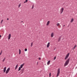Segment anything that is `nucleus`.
Masks as SVG:
<instances>
[{
  "label": "nucleus",
  "mask_w": 77,
  "mask_h": 77,
  "mask_svg": "<svg viewBox=\"0 0 77 77\" xmlns=\"http://www.w3.org/2000/svg\"><path fill=\"white\" fill-rule=\"evenodd\" d=\"M59 74H60V68H59L57 70V77H58V76H59Z\"/></svg>",
  "instance_id": "obj_1"
},
{
  "label": "nucleus",
  "mask_w": 77,
  "mask_h": 77,
  "mask_svg": "<svg viewBox=\"0 0 77 77\" xmlns=\"http://www.w3.org/2000/svg\"><path fill=\"white\" fill-rule=\"evenodd\" d=\"M63 10H64V9L63 8H62L60 9V13L61 14H62L63 11Z\"/></svg>",
  "instance_id": "obj_2"
},
{
  "label": "nucleus",
  "mask_w": 77,
  "mask_h": 77,
  "mask_svg": "<svg viewBox=\"0 0 77 77\" xmlns=\"http://www.w3.org/2000/svg\"><path fill=\"white\" fill-rule=\"evenodd\" d=\"M10 70V68H8L6 71V72H5L6 74H8V73L9 72V71Z\"/></svg>",
  "instance_id": "obj_3"
},
{
  "label": "nucleus",
  "mask_w": 77,
  "mask_h": 77,
  "mask_svg": "<svg viewBox=\"0 0 77 77\" xmlns=\"http://www.w3.org/2000/svg\"><path fill=\"white\" fill-rule=\"evenodd\" d=\"M50 21H48V22H47V23H46V26H48V25H49V24H50Z\"/></svg>",
  "instance_id": "obj_4"
},
{
  "label": "nucleus",
  "mask_w": 77,
  "mask_h": 77,
  "mask_svg": "<svg viewBox=\"0 0 77 77\" xmlns=\"http://www.w3.org/2000/svg\"><path fill=\"white\" fill-rule=\"evenodd\" d=\"M54 32H52L51 36V38H53V36H54Z\"/></svg>",
  "instance_id": "obj_5"
},
{
  "label": "nucleus",
  "mask_w": 77,
  "mask_h": 77,
  "mask_svg": "<svg viewBox=\"0 0 77 77\" xmlns=\"http://www.w3.org/2000/svg\"><path fill=\"white\" fill-rule=\"evenodd\" d=\"M50 42H49L47 45V48H48L49 47H50Z\"/></svg>",
  "instance_id": "obj_6"
},
{
  "label": "nucleus",
  "mask_w": 77,
  "mask_h": 77,
  "mask_svg": "<svg viewBox=\"0 0 77 77\" xmlns=\"http://www.w3.org/2000/svg\"><path fill=\"white\" fill-rule=\"evenodd\" d=\"M11 34H9L8 35V39L9 40L10 39H11Z\"/></svg>",
  "instance_id": "obj_7"
},
{
  "label": "nucleus",
  "mask_w": 77,
  "mask_h": 77,
  "mask_svg": "<svg viewBox=\"0 0 77 77\" xmlns=\"http://www.w3.org/2000/svg\"><path fill=\"white\" fill-rule=\"evenodd\" d=\"M68 65V60L66 61L65 64H64V66H66Z\"/></svg>",
  "instance_id": "obj_8"
},
{
  "label": "nucleus",
  "mask_w": 77,
  "mask_h": 77,
  "mask_svg": "<svg viewBox=\"0 0 77 77\" xmlns=\"http://www.w3.org/2000/svg\"><path fill=\"white\" fill-rule=\"evenodd\" d=\"M24 63H23V64H21L20 65V67L21 68H23V66H24Z\"/></svg>",
  "instance_id": "obj_9"
},
{
  "label": "nucleus",
  "mask_w": 77,
  "mask_h": 77,
  "mask_svg": "<svg viewBox=\"0 0 77 77\" xmlns=\"http://www.w3.org/2000/svg\"><path fill=\"white\" fill-rule=\"evenodd\" d=\"M6 67H5L3 70L4 72L5 73L6 72Z\"/></svg>",
  "instance_id": "obj_10"
},
{
  "label": "nucleus",
  "mask_w": 77,
  "mask_h": 77,
  "mask_svg": "<svg viewBox=\"0 0 77 77\" xmlns=\"http://www.w3.org/2000/svg\"><path fill=\"white\" fill-rule=\"evenodd\" d=\"M21 74H23V73L24 72V69H21Z\"/></svg>",
  "instance_id": "obj_11"
},
{
  "label": "nucleus",
  "mask_w": 77,
  "mask_h": 77,
  "mask_svg": "<svg viewBox=\"0 0 77 77\" xmlns=\"http://www.w3.org/2000/svg\"><path fill=\"white\" fill-rule=\"evenodd\" d=\"M50 63V61L49 60L47 62V65H49Z\"/></svg>",
  "instance_id": "obj_12"
},
{
  "label": "nucleus",
  "mask_w": 77,
  "mask_h": 77,
  "mask_svg": "<svg viewBox=\"0 0 77 77\" xmlns=\"http://www.w3.org/2000/svg\"><path fill=\"white\" fill-rule=\"evenodd\" d=\"M57 26H60V27H61V26L60 25V23H57Z\"/></svg>",
  "instance_id": "obj_13"
},
{
  "label": "nucleus",
  "mask_w": 77,
  "mask_h": 77,
  "mask_svg": "<svg viewBox=\"0 0 77 77\" xmlns=\"http://www.w3.org/2000/svg\"><path fill=\"white\" fill-rule=\"evenodd\" d=\"M18 65L17 64L16 65V66L15 67V70H16V69H17V67H18Z\"/></svg>",
  "instance_id": "obj_14"
},
{
  "label": "nucleus",
  "mask_w": 77,
  "mask_h": 77,
  "mask_svg": "<svg viewBox=\"0 0 77 77\" xmlns=\"http://www.w3.org/2000/svg\"><path fill=\"white\" fill-rule=\"evenodd\" d=\"M74 21V19L72 18L71 20V23H72Z\"/></svg>",
  "instance_id": "obj_15"
},
{
  "label": "nucleus",
  "mask_w": 77,
  "mask_h": 77,
  "mask_svg": "<svg viewBox=\"0 0 77 77\" xmlns=\"http://www.w3.org/2000/svg\"><path fill=\"white\" fill-rule=\"evenodd\" d=\"M61 39V37H60L59 38L58 41H59V42L60 41V40Z\"/></svg>",
  "instance_id": "obj_16"
},
{
  "label": "nucleus",
  "mask_w": 77,
  "mask_h": 77,
  "mask_svg": "<svg viewBox=\"0 0 77 77\" xmlns=\"http://www.w3.org/2000/svg\"><path fill=\"white\" fill-rule=\"evenodd\" d=\"M77 47V45H75V46H74L73 48V49H75V47Z\"/></svg>",
  "instance_id": "obj_17"
},
{
  "label": "nucleus",
  "mask_w": 77,
  "mask_h": 77,
  "mask_svg": "<svg viewBox=\"0 0 77 77\" xmlns=\"http://www.w3.org/2000/svg\"><path fill=\"white\" fill-rule=\"evenodd\" d=\"M67 58H68V54H67L66 55V57L65 58V60H66V59H67Z\"/></svg>",
  "instance_id": "obj_18"
},
{
  "label": "nucleus",
  "mask_w": 77,
  "mask_h": 77,
  "mask_svg": "<svg viewBox=\"0 0 77 77\" xmlns=\"http://www.w3.org/2000/svg\"><path fill=\"white\" fill-rule=\"evenodd\" d=\"M32 46H33V42H32L30 45V47H32Z\"/></svg>",
  "instance_id": "obj_19"
},
{
  "label": "nucleus",
  "mask_w": 77,
  "mask_h": 77,
  "mask_svg": "<svg viewBox=\"0 0 77 77\" xmlns=\"http://www.w3.org/2000/svg\"><path fill=\"white\" fill-rule=\"evenodd\" d=\"M21 67H19V69H18V71H20L21 70Z\"/></svg>",
  "instance_id": "obj_20"
},
{
  "label": "nucleus",
  "mask_w": 77,
  "mask_h": 77,
  "mask_svg": "<svg viewBox=\"0 0 77 77\" xmlns=\"http://www.w3.org/2000/svg\"><path fill=\"white\" fill-rule=\"evenodd\" d=\"M19 54H21V50L20 49L19 50Z\"/></svg>",
  "instance_id": "obj_21"
},
{
  "label": "nucleus",
  "mask_w": 77,
  "mask_h": 77,
  "mask_svg": "<svg viewBox=\"0 0 77 77\" xmlns=\"http://www.w3.org/2000/svg\"><path fill=\"white\" fill-rule=\"evenodd\" d=\"M21 4H20L19 5H18V8H20V6H21Z\"/></svg>",
  "instance_id": "obj_22"
},
{
  "label": "nucleus",
  "mask_w": 77,
  "mask_h": 77,
  "mask_svg": "<svg viewBox=\"0 0 77 77\" xmlns=\"http://www.w3.org/2000/svg\"><path fill=\"white\" fill-rule=\"evenodd\" d=\"M5 59H6V58H4L3 59V62H4L5 60Z\"/></svg>",
  "instance_id": "obj_23"
},
{
  "label": "nucleus",
  "mask_w": 77,
  "mask_h": 77,
  "mask_svg": "<svg viewBox=\"0 0 77 77\" xmlns=\"http://www.w3.org/2000/svg\"><path fill=\"white\" fill-rule=\"evenodd\" d=\"M69 59H68V63H69Z\"/></svg>",
  "instance_id": "obj_24"
},
{
  "label": "nucleus",
  "mask_w": 77,
  "mask_h": 77,
  "mask_svg": "<svg viewBox=\"0 0 77 77\" xmlns=\"http://www.w3.org/2000/svg\"><path fill=\"white\" fill-rule=\"evenodd\" d=\"M25 51H27V49L26 48L25 49Z\"/></svg>",
  "instance_id": "obj_25"
},
{
  "label": "nucleus",
  "mask_w": 77,
  "mask_h": 77,
  "mask_svg": "<svg viewBox=\"0 0 77 77\" xmlns=\"http://www.w3.org/2000/svg\"><path fill=\"white\" fill-rule=\"evenodd\" d=\"M3 20H2L1 22V24H2V23H3Z\"/></svg>",
  "instance_id": "obj_26"
},
{
  "label": "nucleus",
  "mask_w": 77,
  "mask_h": 77,
  "mask_svg": "<svg viewBox=\"0 0 77 77\" xmlns=\"http://www.w3.org/2000/svg\"><path fill=\"white\" fill-rule=\"evenodd\" d=\"M69 53L68 54V57H69Z\"/></svg>",
  "instance_id": "obj_27"
},
{
  "label": "nucleus",
  "mask_w": 77,
  "mask_h": 77,
  "mask_svg": "<svg viewBox=\"0 0 77 77\" xmlns=\"http://www.w3.org/2000/svg\"><path fill=\"white\" fill-rule=\"evenodd\" d=\"M27 2H28V1L27 0H25V2L26 3H27Z\"/></svg>",
  "instance_id": "obj_28"
},
{
  "label": "nucleus",
  "mask_w": 77,
  "mask_h": 77,
  "mask_svg": "<svg viewBox=\"0 0 77 77\" xmlns=\"http://www.w3.org/2000/svg\"><path fill=\"white\" fill-rule=\"evenodd\" d=\"M51 76V73H50L49 74V77H50Z\"/></svg>",
  "instance_id": "obj_29"
},
{
  "label": "nucleus",
  "mask_w": 77,
  "mask_h": 77,
  "mask_svg": "<svg viewBox=\"0 0 77 77\" xmlns=\"http://www.w3.org/2000/svg\"><path fill=\"white\" fill-rule=\"evenodd\" d=\"M56 59V57H54V60H55V59Z\"/></svg>",
  "instance_id": "obj_30"
},
{
  "label": "nucleus",
  "mask_w": 77,
  "mask_h": 77,
  "mask_svg": "<svg viewBox=\"0 0 77 77\" xmlns=\"http://www.w3.org/2000/svg\"><path fill=\"white\" fill-rule=\"evenodd\" d=\"M2 51L1 52V53H0V55H1V54H2Z\"/></svg>",
  "instance_id": "obj_31"
},
{
  "label": "nucleus",
  "mask_w": 77,
  "mask_h": 77,
  "mask_svg": "<svg viewBox=\"0 0 77 77\" xmlns=\"http://www.w3.org/2000/svg\"><path fill=\"white\" fill-rule=\"evenodd\" d=\"M36 64L37 65H38V62H37Z\"/></svg>",
  "instance_id": "obj_32"
},
{
  "label": "nucleus",
  "mask_w": 77,
  "mask_h": 77,
  "mask_svg": "<svg viewBox=\"0 0 77 77\" xmlns=\"http://www.w3.org/2000/svg\"><path fill=\"white\" fill-rule=\"evenodd\" d=\"M38 59H39V60H41V58L40 57H39L38 58Z\"/></svg>",
  "instance_id": "obj_33"
},
{
  "label": "nucleus",
  "mask_w": 77,
  "mask_h": 77,
  "mask_svg": "<svg viewBox=\"0 0 77 77\" xmlns=\"http://www.w3.org/2000/svg\"><path fill=\"white\" fill-rule=\"evenodd\" d=\"M1 37H2V35H0V38H1Z\"/></svg>",
  "instance_id": "obj_34"
},
{
  "label": "nucleus",
  "mask_w": 77,
  "mask_h": 77,
  "mask_svg": "<svg viewBox=\"0 0 77 77\" xmlns=\"http://www.w3.org/2000/svg\"><path fill=\"white\" fill-rule=\"evenodd\" d=\"M7 20H9V18H7Z\"/></svg>",
  "instance_id": "obj_35"
},
{
  "label": "nucleus",
  "mask_w": 77,
  "mask_h": 77,
  "mask_svg": "<svg viewBox=\"0 0 77 77\" xmlns=\"http://www.w3.org/2000/svg\"><path fill=\"white\" fill-rule=\"evenodd\" d=\"M24 3H26V2H24Z\"/></svg>",
  "instance_id": "obj_36"
},
{
  "label": "nucleus",
  "mask_w": 77,
  "mask_h": 77,
  "mask_svg": "<svg viewBox=\"0 0 77 77\" xmlns=\"http://www.w3.org/2000/svg\"><path fill=\"white\" fill-rule=\"evenodd\" d=\"M23 22V21H22L21 22V23H22V22Z\"/></svg>",
  "instance_id": "obj_37"
},
{
  "label": "nucleus",
  "mask_w": 77,
  "mask_h": 77,
  "mask_svg": "<svg viewBox=\"0 0 77 77\" xmlns=\"http://www.w3.org/2000/svg\"><path fill=\"white\" fill-rule=\"evenodd\" d=\"M65 26V25H63V27H64Z\"/></svg>",
  "instance_id": "obj_38"
},
{
  "label": "nucleus",
  "mask_w": 77,
  "mask_h": 77,
  "mask_svg": "<svg viewBox=\"0 0 77 77\" xmlns=\"http://www.w3.org/2000/svg\"><path fill=\"white\" fill-rule=\"evenodd\" d=\"M23 24H24V22H23Z\"/></svg>",
  "instance_id": "obj_39"
},
{
  "label": "nucleus",
  "mask_w": 77,
  "mask_h": 77,
  "mask_svg": "<svg viewBox=\"0 0 77 77\" xmlns=\"http://www.w3.org/2000/svg\"><path fill=\"white\" fill-rule=\"evenodd\" d=\"M33 8H32V9H33Z\"/></svg>",
  "instance_id": "obj_40"
}]
</instances>
